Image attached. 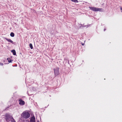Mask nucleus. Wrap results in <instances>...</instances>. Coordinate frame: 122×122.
Listing matches in <instances>:
<instances>
[{"label": "nucleus", "mask_w": 122, "mask_h": 122, "mask_svg": "<svg viewBox=\"0 0 122 122\" xmlns=\"http://www.w3.org/2000/svg\"><path fill=\"white\" fill-rule=\"evenodd\" d=\"M22 114L23 117L25 119H27L30 117V115L29 113L27 112H24Z\"/></svg>", "instance_id": "f257e3e1"}, {"label": "nucleus", "mask_w": 122, "mask_h": 122, "mask_svg": "<svg viewBox=\"0 0 122 122\" xmlns=\"http://www.w3.org/2000/svg\"><path fill=\"white\" fill-rule=\"evenodd\" d=\"M89 8L91 10L94 11H102V8H98L93 7H89Z\"/></svg>", "instance_id": "f03ea898"}, {"label": "nucleus", "mask_w": 122, "mask_h": 122, "mask_svg": "<svg viewBox=\"0 0 122 122\" xmlns=\"http://www.w3.org/2000/svg\"><path fill=\"white\" fill-rule=\"evenodd\" d=\"M59 68L57 67L54 69V72L55 76H56L59 74Z\"/></svg>", "instance_id": "7ed1b4c3"}, {"label": "nucleus", "mask_w": 122, "mask_h": 122, "mask_svg": "<svg viewBox=\"0 0 122 122\" xmlns=\"http://www.w3.org/2000/svg\"><path fill=\"white\" fill-rule=\"evenodd\" d=\"M19 101V104L21 105H23L25 103V102L21 99H20Z\"/></svg>", "instance_id": "20e7f679"}, {"label": "nucleus", "mask_w": 122, "mask_h": 122, "mask_svg": "<svg viewBox=\"0 0 122 122\" xmlns=\"http://www.w3.org/2000/svg\"><path fill=\"white\" fill-rule=\"evenodd\" d=\"M30 122H36L35 118L34 116L31 117L30 120Z\"/></svg>", "instance_id": "39448f33"}, {"label": "nucleus", "mask_w": 122, "mask_h": 122, "mask_svg": "<svg viewBox=\"0 0 122 122\" xmlns=\"http://www.w3.org/2000/svg\"><path fill=\"white\" fill-rule=\"evenodd\" d=\"M5 39L8 42H10L12 44H13V41L10 39H8L6 38H5Z\"/></svg>", "instance_id": "423d86ee"}, {"label": "nucleus", "mask_w": 122, "mask_h": 122, "mask_svg": "<svg viewBox=\"0 0 122 122\" xmlns=\"http://www.w3.org/2000/svg\"><path fill=\"white\" fill-rule=\"evenodd\" d=\"M11 52L13 53V55H15L16 54V52L14 50H13L11 51Z\"/></svg>", "instance_id": "0eeeda50"}, {"label": "nucleus", "mask_w": 122, "mask_h": 122, "mask_svg": "<svg viewBox=\"0 0 122 122\" xmlns=\"http://www.w3.org/2000/svg\"><path fill=\"white\" fill-rule=\"evenodd\" d=\"M15 35L12 32H11L10 34V36L12 37H13Z\"/></svg>", "instance_id": "6e6552de"}, {"label": "nucleus", "mask_w": 122, "mask_h": 122, "mask_svg": "<svg viewBox=\"0 0 122 122\" xmlns=\"http://www.w3.org/2000/svg\"><path fill=\"white\" fill-rule=\"evenodd\" d=\"M29 46L30 48L31 49H33V46L32 44L31 43H30L29 45Z\"/></svg>", "instance_id": "1a4fd4ad"}, {"label": "nucleus", "mask_w": 122, "mask_h": 122, "mask_svg": "<svg viewBox=\"0 0 122 122\" xmlns=\"http://www.w3.org/2000/svg\"><path fill=\"white\" fill-rule=\"evenodd\" d=\"M10 122H15L14 120L12 118Z\"/></svg>", "instance_id": "9d476101"}, {"label": "nucleus", "mask_w": 122, "mask_h": 122, "mask_svg": "<svg viewBox=\"0 0 122 122\" xmlns=\"http://www.w3.org/2000/svg\"><path fill=\"white\" fill-rule=\"evenodd\" d=\"M12 61V60H10V61H9V63L11 62Z\"/></svg>", "instance_id": "9b49d317"}, {"label": "nucleus", "mask_w": 122, "mask_h": 122, "mask_svg": "<svg viewBox=\"0 0 122 122\" xmlns=\"http://www.w3.org/2000/svg\"><path fill=\"white\" fill-rule=\"evenodd\" d=\"M0 65H1L3 66V64L2 63H0Z\"/></svg>", "instance_id": "f8f14e48"}, {"label": "nucleus", "mask_w": 122, "mask_h": 122, "mask_svg": "<svg viewBox=\"0 0 122 122\" xmlns=\"http://www.w3.org/2000/svg\"><path fill=\"white\" fill-rule=\"evenodd\" d=\"M9 116L8 115H6L5 117H8V116Z\"/></svg>", "instance_id": "ddd939ff"}, {"label": "nucleus", "mask_w": 122, "mask_h": 122, "mask_svg": "<svg viewBox=\"0 0 122 122\" xmlns=\"http://www.w3.org/2000/svg\"><path fill=\"white\" fill-rule=\"evenodd\" d=\"M104 30H105V29H104Z\"/></svg>", "instance_id": "4468645a"}, {"label": "nucleus", "mask_w": 122, "mask_h": 122, "mask_svg": "<svg viewBox=\"0 0 122 122\" xmlns=\"http://www.w3.org/2000/svg\"><path fill=\"white\" fill-rule=\"evenodd\" d=\"M104 30H105V29H104Z\"/></svg>", "instance_id": "2eb2a0df"}, {"label": "nucleus", "mask_w": 122, "mask_h": 122, "mask_svg": "<svg viewBox=\"0 0 122 122\" xmlns=\"http://www.w3.org/2000/svg\"><path fill=\"white\" fill-rule=\"evenodd\" d=\"M37 122H38V121H37Z\"/></svg>", "instance_id": "dca6fc26"}]
</instances>
